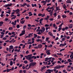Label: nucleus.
I'll return each instance as SVG.
<instances>
[{
    "mask_svg": "<svg viewBox=\"0 0 73 73\" xmlns=\"http://www.w3.org/2000/svg\"><path fill=\"white\" fill-rule=\"evenodd\" d=\"M25 30L23 31H22L21 33H23V34H25Z\"/></svg>",
    "mask_w": 73,
    "mask_h": 73,
    "instance_id": "nucleus-26",
    "label": "nucleus"
},
{
    "mask_svg": "<svg viewBox=\"0 0 73 73\" xmlns=\"http://www.w3.org/2000/svg\"><path fill=\"white\" fill-rule=\"evenodd\" d=\"M25 57H26V59H27V60H29V57L28 56H25Z\"/></svg>",
    "mask_w": 73,
    "mask_h": 73,
    "instance_id": "nucleus-32",
    "label": "nucleus"
},
{
    "mask_svg": "<svg viewBox=\"0 0 73 73\" xmlns=\"http://www.w3.org/2000/svg\"><path fill=\"white\" fill-rule=\"evenodd\" d=\"M46 38V39L45 41L46 42H48V41L49 40V37H47V38Z\"/></svg>",
    "mask_w": 73,
    "mask_h": 73,
    "instance_id": "nucleus-21",
    "label": "nucleus"
},
{
    "mask_svg": "<svg viewBox=\"0 0 73 73\" xmlns=\"http://www.w3.org/2000/svg\"><path fill=\"white\" fill-rule=\"evenodd\" d=\"M68 61L69 62H71L72 60H71L70 59H68Z\"/></svg>",
    "mask_w": 73,
    "mask_h": 73,
    "instance_id": "nucleus-40",
    "label": "nucleus"
},
{
    "mask_svg": "<svg viewBox=\"0 0 73 73\" xmlns=\"http://www.w3.org/2000/svg\"><path fill=\"white\" fill-rule=\"evenodd\" d=\"M25 20H23L22 21H21L20 22V23L22 24H24V23H25Z\"/></svg>",
    "mask_w": 73,
    "mask_h": 73,
    "instance_id": "nucleus-19",
    "label": "nucleus"
},
{
    "mask_svg": "<svg viewBox=\"0 0 73 73\" xmlns=\"http://www.w3.org/2000/svg\"><path fill=\"white\" fill-rule=\"evenodd\" d=\"M46 71L48 72V73H51V72H53V70L48 69L46 70Z\"/></svg>",
    "mask_w": 73,
    "mask_h": 73,
    "instance_id": "nucleus-5",
    "label": "nucleus"
},
{
    "mask_svg": "<svg viewBox=\"0 0 73 73\" xmlns=\"http://www.w3.org/2000/svg\"><path fill=\"white\" fill-rule=\"evenodd\" d=\"M64 6H63V7H64V8L65 9L66 8V5L65 4H64Z\"/></svg>",
    "mask_w": 73,
    "mask_h": 73,
    "instance_id": "nucleus-57",
    "label": "nucleus"
},
{
    "mask_svg": "<svg viewBox=\"0 0 73 73\" xmlns=\"http://www.w3.org/2000/svg\"><path fill=\"white\" fill-rule=\"evenodd\" d=\"M69 14L70 15H73V13H72V12H70Z\"/></svg>",
    "mask_w": 73,
    "mask_h": 73,
    "instance_id": "nucleus-59",
    "label": "nucleus"
},
{
    "mask_svg": "<svg viewBox=\"0 0 73 73\" xmlns=\"http://www.w3.org/2000/svg\"><path fill=\"white\" fill-rule=\"evenodd\" d=\"M68 29V27H66L65 28V30H67Z\"/></svg>",
    "mask_w": 73,
    "mask_h": 73,
    "instance_id": "nucleus-63",
    "label": "nucleus"
},
{
    "mask_svg": "<svg viewBox=\"0 0 73 73\" xmlns=\"http://www.w3.org/2000/svg\"><path fill=\"white\" fill-rule=\"evenodd\" d=\"M61 53L59 54L58 53H57L58 55H61V56H62V54H61Z\"/></svg>",
    "mask_w": 73,
    "mask_h": 73,
    "instance_id": "nucleus-53",
    "label": "nucleus"
},
{
    "mask_svg": "<svg viewBox=\"0 0 73 73\" xmlns=\"http://www.w3.org/2000/svg\"><path fill=\"white\" fill-rule=\"evenodd\" d=\"M50 9V6H49L47 9H46V10H48Z\"/></svg>",
    "mask_w": 73,
    "mask_h": 73,
    "instance_id": "nucleus-44",
    "label": "nucleus"
},
{
    "mask_svg": "<svg viewBox=\"0 0 73 73\" xmlns=\"http://www.w3.org/2000/svg\"><path fill=\"white\" fill-rule=\"evenodd\" d=\"M41 29H42L40 30V31L41 33H42V32H44V31H45V29L44 27H42Z\"/></svg>",
    "mask_w": 73,
    "mask_h": 73,
    "instance_id": "nucleus-1",
    "label": "nucleus"
},
{
    "mask_svg": "<svg viewBox=\"0 0 73 73\" xmlns=\"http://www.w3.org/2000/svg\"><path fill=\"white\" fill-rule=\"evenodd\" d=\"M12 5V3H10L9 4H8L7 5H5L3 6V7H9L10 6H11Z\"/></svg>",
    "mask_w": 73,
    "mask_h": 73,
    "instance_id": "nucleus-3",
    "label": "nucleus"
},
{
    "mask_svg": "<svg viewBox=\"0 0 73 73\" xmlns=\"http://www.w3.org/2000/svg\"><path fill=\"white\" fill-rule=\"evenodd\" d=\"M63 24V23H62L61 24H60V26H59V27H62V24Z\"/></svg>",
    "mask_w": 73,
    "mask_h": 73,
    "instance_id": "nucleus-49",
    "label": "nucleus"
},
{
    "mask_svg": "<svg viewBox=\"0 0 73 73\" xmlns=\"http://www.w3.org/2000/svg\"><path fill=\"white\" fill-rule=\"evenodd\" d=\"M2 39L3 40H7V38L4 37L3 38H2Z\"/></svg>",
    "mask_w": 73,
    "mask_h": 73,
    "instance_id": "nucleus-38",
    "label": "nucleus"
},
{
    "mask_svg": "<svg viewBox=\"0 0 73 73\" xmlns=\"http://www.w3.org/2000/svg\"><path fill=\"white\" fill-rule=\"evenodd\" d=\"M45 61H47L48 60V58H45Z\"/></svg>",
    "mask_w": 73,
    "mask_h": 73,
    "instance_id": "nucleus-37",
    "label": "nucleus"
},
{
    "mask_svg": "<svg viewBox=\"0 0 73 73\" xmlns=\"http://www.w3.org/2000/svg\"><path fill=\"white\" fill-rule=\"evenodd\" d=\"M17 17L16 16H14V17H13L12 18V19H15Z\"/></svg>",
    "mask_w": 73,
    "mask_h": 73,
    "instance_id": "nucleus-46",
    "label": "nucleus"
},
{
    "mask_svg": "<svg viewBox=\"0 0 73 73\" xmlns=\"http://www.w3.org/2000/svg\"><path fill=\"white\" fill-rule=\"evenodd\" d=\"M28 60L30 61V60H31L32 59L31 57V55H28Z\"/></svg>",
    "mask_w": 73,
    "mask_h": 73,
    "instance_id": "nucleus-10",
    "label": "nucleus"
},
{
    "mask_svg": "<svg viewBox=\"0 0 73 73\" xmlns=\"http://www.w3.org/2000/svg\"><path fill=\"white\" fill-rule=\"evenodd\" d=\"M10 48H9V50H10L11 49H13V45H11L9 46Z\"/></svg>",
    "mask_w": 73,
    "mask_h": 73,
    "instance_id": "nucleus-11",
    "label": "nucleus"
},
{
    "mask_svg": "<svg viewBox=\"0 0 73 73\" xmlns=\"http://www.w3.org/2000/svg\"><path fill=\"white\" fill-rule=\"evenodd\" d=\"M49 17L48 15H47V17L45 18L44 19L45 20H46V21H48V19H49Z\"/></svg>",
    "mask_w": 73,
    "mask_h": 73,
    "instance_id": "nucleus-14",
    "label": "nucleus"
},
{
    "mask_svg": "<svg viewBox=\"0 0 73 73\" xmlns=\"http://www.w3.org/2000/svg\"><path fill=\"white\" fill-rule=\"evenodd\" d=\"M58 37H57L55 39V40L56 41V40H58Z\"/></svg>",
    "mask_w": 73,
    "mask_h": 73,
    "instance_id": "nucleus-48",
    "label": "nucleus"
},
{
    "mask_svg": "<svg viewBox=\"0 0 73 73\" xmlns=\"http://www.w3.org/2000/svg\"><path fill=\"white\" fill-rule=\"evenodd\" d=\"M59 9V7H56V11H58Z\"/></svg>",
    "mask_w": 73,
    "mask_h": 73,
    "instance_id": "nucleus-34",
    "label": "nucleus"
},
{
    "mask_svg": "<svg viewBox=\"0 0 73 73\" xmlns=\"http://www.w3.org/2000/svg\"><path fill=\"white\" fill-rule=\"evenodd\" d=\"M26 54H28V53H29V51L28 50H27L26 52Z\"/></svg>",
    "mask_w": 73,
    "mask_h": 73,
    "instance_id": "nucleus-45",
    "label": "nucleus"
},
{
    "mask_svg": "<svg viewBox=\"0 0 73 73\" xmlns=\"http://www.w3.org/2000/svg\"><path fill=\"white\" fill-rule=\"evenodd\" d=\"M63 46H64V45L63 44H60V46H62V47Z\"/></svg>",
    "mask_w": 73,
    "mask_h": 73,
    "instance_id": "nucleus-36",
    "label": "nucleus"
},
{
    "mask_svg": "<svg viewBox=\"0 0 73 73\" xmlns=\"http://www.w3.org/2000/svg\"><path fill=\"white\" fill-rule=\"evenodd\" d=\"M8 18H5V21H8Z\"/></svg>",
    "mask_w": 73,
    "mask_h": 73,
    "instance_id": "nucleus-55",
    "label": "nucleus"
},
{
    "mask_svg": "<svg viewBox=\"0 0 73 73\" xmlns=\"http://www.w3.org/2000/svg\"><path fill=\"white\" fill-rule=\"evenodd\" d=\"M64 65H63L62 66H60V68H64Z\"/></svg>",
    "mask_w": 73,
    "mask_h": 73,
    "instance_id": "nucleus-54",
    "label": "nucleus"
},
{
    "mask_svg": "<svg viewBox=\"0 0 73 73\" xmlns=\"http://www.w3.org/2000/svg\"><path fill=\"white\" fill-rule=\"evenodd\" d=\"M62 16L63 18H65L67 17L66 15H62Z\"/></svg>",
    "mask_w": 73,
    "mask_h": 73,
    "instance_id": "nucleus-22",
    "label": "nucleus"
},
{
    "mask_svg": "<svg viewBox=\"0 0 73 73\" xmlns=\"http://www.w3.org/2000/svg\"><path fill=\"white\" fill-rule=\"evenodd\" d=\"M17 27L18 29L20 28V25H17Z\"/></svg>",
    "mask_w": 73,
    "mask_h": 73,
    "instance_id": "nucleus-33",
    "label": "nucleus"
},
{
    "mask_svg": "<svg viewBox=\"0 0 73 73\" xmlns=\"http://www.w3.org/2000/svg\"><path fill=\"white\" fill-rule=\"evenodd\" d=\"M66 38L67 39H69L70 38V36H67L66 37Z\"/></svg>",
    "mask_w": 73,
    "mask_h": 73,
    "instance_id": "nucleus-64",
    "label": "nucleus"
},
{
    "mask_svg": "<svg viewBox=\"0 0 73 73\" xmlns=\"http://www.w3.org/2000/svg\"><path fill=\"white\" fill-rule=\"evenodd\" d=\"M34 38L37 37L38 36L36 34H34Z\"/></svg>",
    "mask_w": 73,
    "mask_h": 73,
    "instance_id": "nucleus-25",
    "label": "nucleus"
},
{
    "mask_svg": "<svg viewBox=\"0 0 73 73\" xmlns=\"http://www.w3.org/2000/svg\"><path fill=\"white\" fill-rule=\"evenodd\" d=\"M64 49H65V48H63L62 49H61V50H60V51L61 52V51L64 50Z\"/></svg>",
    "mask_w": 73,
    "mask_h": 73,
    "instance_id": "nucleus-60",
    "label": "nucleus"
},
{
    "mask_svg": "<svg viewBox=\"0 0 73 73\" xmlns=\"http://www.w3.org/2000/svg\"><path fill=\"white\" fill-rule=\"evenodd\" d=\"M42 20H43V19L41 18L40 20L39 21H42Z\"/></svg>",
    "mask_w": 73,
    "mask_h": 73,
    "instance_id": "nucleus-62",
    "label": "nucleus"
},
{
    "mask_svg": "<svg viewBox=\"0 0 73 73\" xmlns=\"http://www.w3.org/2000/svg\"><path fill=\"white\" fill-rule=\"evenodd\" d=\"M50 50H47L46 51V53H47V54L48 55H49L50 54Z\"/></svg>",
    "mask_w": 73,
    "mask_h": 73,
    "instance_id": "nucleus-4",
    "label": "nucleus"
},
{
    "mask_svg": "<svg viewBox=\"0 0 73 73\" xmlns=\"http://www.w3.org/2000/svg\"><path fill=\"white\" fill-rule=\"evenodd\" d=\"M1 65L3 66H5V64H3V63H1Z\"/></svg>",
    "mask_w": 73,
    "mask_h": 73,
    "instance_id": "nucleus-29",
    "label": "nucleus"
},
{
    "mask_svg": "<svg viewBox=\"0 0 73 73\" xmlns=\"http://www.w3.org/2000/svg\"><path fill=\"white\" fill-rule=\"evenodd\" d=\"M60 16L59 15H58V19H60Z\"/></svg>",
    "mask_w": 73,
    "mask_h": 73,
    "instance_id": "nucleus-50",
    "label": "nucleus"
},
{
    "mask_svg": "<svg viewBox=\"0 0 73 73\" xmlns=\"http://www.w3.org/2000/svg\"><path fill=\"white\" fill-rule=\"evenodd\" d=\"M42 14H40V13H39V14H38V16H42Z\"/></svg>",
    "mask_w": 73,
    "mask_h": 73,
    "instance_id": "nucleus-42",
    "label": "nucleus"
},
{
    "mask_svg": "<svg viewBox=\"0 0 73 73\" xmlns=\"http://www.w3.org/2000/svg\"><path fill=\"white\" fill-rule=\"evenodd\" d=\"M13 29V28L12 27H9V30H12Z\"/></svg>",
    "mask_w": 73,
    "mask_h": 73,
    "instance_id": "nucleus-23",
    "label": "nucleus"
},
{
    "mask_svg": "<svg viewBox=\"0 0 73 73\" xmlns=\"http://www.w3.org/2000/svg\"><path fill=\"white\" fill-rule=\"evenodd\" d=\"M41 41V39H38L36 41L37 42H39V41Z\"/></svg>",
    "mask_w": 73,
    "mask_h": 73,
    "instance_id": "nucleus-47",
    "label": "nucleus"
},
{
    "mask_svg": "<svg viewBox=\"0 0 73 73\" xmlns=\"http://www.w3.org/2000/svg\"><path fill=\"white\" fill-rule=\"evenodd\" d=\"M10 66H12L13 64V62L12 61H10Z\"/></svg>",
    "mask_w": 73,
    "mask_h": 73,
    "instance_id": "nucleus-16",
    "label": "nucleus"
},
{
    "mask_svg": "<svg viewBox=\"0 0 73 73\" xmlns=\"http://www.w3.org/2000/svg\"><path fill=\"white\" fill-rule=\"evenodd\" d=\"M24 35V34H23V33H21L20 34L19 36H22V35Z\"/></svg>",
    "mask_w": 73,
    "mask_h": 73,
    "instance_id": "nucleus-51",
    "label": "nucleus"
},
{
    "mask_svg": "<svg viewBox=\"0 0 73 73\" xmlns=\"http://www.w3.org/2000/svg\"><path fill=\"white\" fill-rule=\"evenodd\" d=\"M42 47V45L40 44H38V47L39 48H41Z\"/></svg>",
    "mask_w": 73,
    "mask_h": 73,
    "instance_id": "nucleus-9",
    "label": "nucleus"
},
{
    "mask_svg": "<svg viewBox=\"0 0 73 73\" xmlns=\"http://www.w3.org/2000/svg\"><path fill=\"white\" fill-rule=\"evenodd\" d=\"M48 46V48L52 47H53V45L51 44V45H50V46Z\"/></svg>",
    "mask_w": 73,
    "mask_h": 73,
    "instance_id": "nucleus-30",
    "label": "nucleus"
},
{
    "mask_svg": "<svg viewBox=\"0 0 73 73\" xmlns=\"http://www.w3.org/2000/svg\"><path fill=\"white\" fill-rule=\"evenodd\" d=\"M66 3H70L71 4L72 3V1L70 0H68L66 1Z\"/></svg>",
    "mask_w": 73,
    "mask_h": 73,
    "instance_id": "nucleus-8",
    "label": "nucleus"
},
{
    "mask_svg": "<svg viewBox=\"0 0 73 73\" xmlns=\"http://www.w3.org/2000/svg\"><path fill=\"white\" fill-rule=\"evenodd\" d=\"M31 66L29 64V66L27 69L28 70H29V69L30 68H31Z\"/></svg>",
    "mask_w": 73,
    "mask_h": 73,
    "instance_id": "nucleus-28",
    "label": "nucleus"
},
{
    "mask_svg": "<svg viewBox=\"0 0 73 73\" xmlns=\"http://www.w3.org/2000/svg\"><path fill=\"white\" fill-rule=\"evenodd\" d=\"M65 40V38H63L62 39V41H64Z\"/></svg>",
    "mask_w": 73,
    "mask_h": 73,
    "instance_id": "nucleus-43",
    "label": "nucleus"
},
{
    "mask_svg": "<svg viewBox=\"0 0 73 73\" xmlns=\"http://www.w3.org/2000/svg\"><path fill=\"white\" fill-rule=\"evenodd\" d=\"M50 15L51 16H52V15H53V13H51V12L50 13Z\"/></svg>",
    "mask_w": 73,
    "mask_h": 73,
    "instance_id": "nucleus-58",
    "label": "nucleus"
},
{
    "mask_svg": "<svg viewBox=\"0 0 73 73\" xmlns=\"http://www.w3.org/2000/svg\"><path fill=\"white\" fill-rule=\"evenodd\" d=\"M29 64L31 65V66H35L36 64V62H32L30 63Z\"/></svg>",
    "mask_w": 73,
    "mask_h": 73,
    "instance_id": "nucleus-2",
    "label": "nucleus"
},
{
    "mask_svg": "<svg viewBox=\"0 0 73 73\" xmlns=\"http://www.w3.org/2000/svg\"><path fill=\"white\" fill-rule=\"evenodd\" d=\"M3 24V22L0 21V26H1Z\"/></svg>",
    "mask_w": 73,
    "mask_h": 73,
    "instance_id": "nucleus-17",
    "label": "nucleus"
},
{
    "mask_svg": "<svg viewBox=\"0 0 73 73\" xmlns=\"http://www.w3.org/2000/svg\"><path fill=\"white\" fill-rule=\"evenodd\" d=\"M21 7H24V6H25V5H27V4L26 3H24V4H23L22 5V4H21Z\"/></svg>",
    "mask_w": 73,
    "mask_h": 73,
    "instance_id": "nucleus-12",
    "label": "nucleus"
},
{
    "mask_svg": "<svg viewBox=\"0 0 73 73\" xmlns=\"http://www.w3.org/2000/svg\"><path fill=\"white\" fill-rule=\"evenodd\" d=\"M45 27H48L49 26V25H48V24H46L45 25Z\"/></svg>",
    "mask_w": 73,
    "mask_h": 73,
    "instance_id": "nucleus-39",
    "label": "nucleus"
},
{
    "mask_svg": "<svg viewBox=\"0 0 73 73\" xmlns=\"http://www.w3.org/2000/svg\"><path fill=\"white\" fill-rule=\"evenodd\" d=\"M26 27H27L26 25H24V26H23V30H24L25 29H26Z\"/></svg>",
    "mask_w": 73,
    "mask_h": 73,
    "instance_id": "nucleus-27",
    "label": "nucleus"
},
{
    "mask_svg": "<svg viewBox=\"0 0 73 73\" xmlns=\"http://www.w3.org/2000/svg\"><path fill=\"white\" fill-rule=\"evenodd\" d=\"M4 16V15L3 14H1L0 15V16L1 17H3Z\"/></svg>",
    "mask_w": 73,
    "mask_h": 73,
    "instance_id": "nucleus-52",
    "label": "nucleus"
},
{
    "mask_svg": "<svg viewBox=\"0 0 73 73\" xmlns=\"http://www.w3.org/2000/svg\"><path fill=\"white\" fill-rule=\"evenodd\" d=\"M11 69H8L7 68V72H9L10 71V70H11Z\"/></svg>",
    "mask_w": 73,
    "mask_h": 73,
    "instance_id": "nucleus-18",
    "label": "nucleus"
},
{
    "mask_svg": "<svg viewBox=\"0 0 73 73\" xmlns=\"http://www.w3.org/2000/svg\"><path fill=\"white\" fill-rule=\"evenodd\" d=\"M54 8V6H52L51 7H50V9H53Z\"/></svg>",
    "mask_w": 73,
    "mask_h": 73,
    "instance_id": "nucleus-56",
    "label": "nucleus"
},
{
    "mask_svg": "<svg viewBox=\"0 0 73 73\" xmlns=\"http://www.w3.org/2000/svg\"><path fill=\"white\" fill-rule=\"evenodd\" d=\"M62 27H60V28H58V31H60L62 29Z\"/></svg>",
    "mask_w": 73,
    "mask_h": 73,
    "instance_id": "nucleus-31",
    "label": "nucleus"
},
{
    "mask_svg": "<svg viewBox=\"0 0 73 73\" xmlns=\"http://www.w3.org/2000/svg\"><path fill=\"white\" fill-rule=\"evenodd\" d=\"M28 14H29V16H32L33 15V14L31 12H29Z\"/></svg>",
    "mask_w": 73,
    "mask_h": 73,
    "instance_id": "nucleus-15",
    "label": "nucleus"
},
{
    "mask_svg": "<svg viewBox=\"0 0 73 73\" xmlns=\"http://www.w3.org/2000/svg\"><path fill=\"white\" fill-rule=\"evenodd\" d=\"M17 22V21L15 20V21H14V23H14L13 22H12L11 23V24L13 25H16V23Z\"/></svg>",
    "mask_w": 73,
    "mask_h": 73,
    "instance_id": "nucleus-7",
    "label": "nucleus"
},
{
    "mask_svg": "<svg viewBox=\"0 0 73 73\" xmlns=\"http://www.w3.org/2000/svg\"><path fill=\"white\" fill-rule=\"evenodd\" d=\"M45 16V14H44L43 15H42V17H44Z\"/></svg>",
    "mask_w": 73,
    "mask_h": 73,
    "instance_id": "nucleus-61",
    "label": "nucleus"
},
{
    "mask_svg": "<svg viewBox=\"0 0 73 73\" xmlns=\"http://www.w3.org/2000/svg\"><path fill=\"white\" fill-rule=\"evenodd\" d=\"M54 69H60V65H57L55 67H54Z\"/></svg>",
    "mask_w": 73,
    "mask_h": 73,
    "instance_id": "nucleus-6",
    "label": "nucleus"
},
{
    "mask_svg": "<svg viewBox=\"0 0 73 73\" xmlns=\"http://www.w3.org/2000/svg\"><path fill=\"white\" fill-rule=\"evenodd\" d=\"M20 11L19 9H17L16 10V14H19V13Z\"/></svg>",
    "mask_w": 73,
    "mask_h": 73,
    "instance_id": "nucleus-13",
    "label": "nucleus"
},
{
    "mask_svg": "<svg viewBox=\"0 0 73 73\" xmlns=\"http://www.w3.org/2000/svg\"><path fill=\"white\" fill-rule=\"evenodd\" d=\"M24 63L25 64H27V63H28V62L27 61L25 60L24 61Z\"/></svg>",
    "mask_w": 73,
    "mask_h": 73,
    "instance_id": "nucleus-24",
    "label": "nucleus"
},
{
    "mask_svg": "<svg viewBox=\"0 0 73 73\" xmlns=\"http://www.w3.org/2000/svg\"><path fill=\"white\" fill-rule=\"evenodd\" d=\"M72 28V24H70L69 25V28Z\"/></svg>",
    "mask_w": 73,
    "mask_h": 73,
    "instance_id": "nucleus-20",
    "label": "nucleus"
},
{
    "mask_svg": "<svg viewBox=\"0 0 73 73\" xmlns=\"http://www.w3.org/2000/svg\"><path fill=\"white\" fill-rule=\"evenodd\" d=\"M4 36V35H0V36L1 37V38H3V37Z\"/></svg>",
    "mask_w": 73,
    "mask_h": 73,
    "instance_id": "nucleus-35",
    "label": "nucleus"
},
{
    "mask_svg": "<svg viewBox=\"0 0 73 73\" xmlns=\"http://www.w3.org/2000/svg\"><path fill=\"white\" fill-rule=\"evenodd\" d=\"M33 59H31V60H30L29 62H33Z\"/></svg>",
    "mask_w": 73,
    "mask_h": 73,
    "instance_id": "nucleus-41",
    "label": "nucleus"
}]
</instances>
